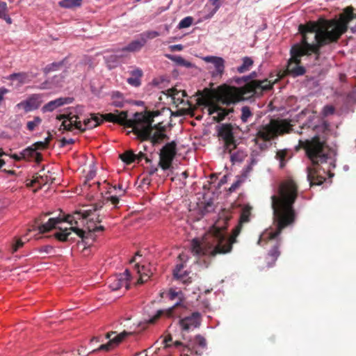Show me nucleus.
I'll list each match as a JSON object with an SVG mask.
<instances>
[{"label":"nucleus","mask_w":356,"mask_h":356,"mask_svg":"<svg viewBox=\"0 0 356 356\" xmlns=\"http://www.w3.org/2000/svg\"><path fill=\"white\" fill-rule=\"evenodd\" d=\"M298 197V186L291 179L282 181L278 188L277 195L271 196V206L274 222L277 225L275 231L266 230L261 234L258 244H269L270 250L266 257L267 266L272 267L280 255V240L277 238L282 230L295 222L296 211L293 204Z\"/></svg>","instance_id":"obj_1"},{"label":"nucleus","mask_w":356,"mask_h":356,"mask_svg":"<svg viewBox=\"0 0 356 356\" xmlns=\"http://www.w3.org/2000/svg\"><path fill=\"white\" fill-rule=\"evenodd\" d=\"M251 209L250 206L243 208L239 222L229 238L227 237L225 231L231 216L225 213L220 215L211 231L206 234L201 241L197 238L193 239L192 252L193 254L197 256L215 257L217 254L230 252L233 243L236 242V237L241 231L243 224L250 221Z\"/></svg>","instance_id":"obj_2"},{"label":"nucleus","mask_w":356,"mask_h":356,"mask_svg":"<svg viewBox=\"0 0 356 356\" xmlns=\"http://www.w3.org/2000/svg\"><path fill=\"white\" fill-rule=\"evenodd\" d=\"M298 31L302 35L300 43L295 44L308 55L314 54L318 58L322 47L337 42L346 33L345 26H339L337 19L323 20L321 24L309 22L300 24Z\"/></svg>","instance_id":"obj_3"},{"label":"nucleus","mask_w":356,"mask_h":356,"mask_svg":"<svg viewBox=\"0 0 356 356\" xmlns=\"http://www.w3.org/2000/svg\"><path fill=\"white\" fill-rule=\"evenodd\" d=\"M299 145L305 150L307 156L314 165L307 168V180L310 186L321 185L325 181V177L320 173L318 166L329 162L332 168L335 167L331 158V149L325 141L321 140L319 136H315L310 140H300Z\"/></svg>","instance_id":"obj_4"},{"label":"nucleus","mask_w":356,"mask_h":356,"mask_svg":"<svg viewBox=\"0 0 356 356\" xmlns=\"http://www.w3.org/2000/svg\"><path fill=\"white\" fill-rule=\"evenodd\" d=\"M256 76L257 73L253 72L249 76L236 78L235 82L237 84H241L242 82H245V84L242 87H227L222 95V102L227 105L234 104L253 96H260L264 91L269 90L273 88V84L268 79L250 81Z\"/></svg>","instance_id":"obj_5"},{"label":"nucleus","mask_w":356,"mask_h":356,"mask_svg":"<svg viewBox=\"0 0 356 356\" xmlns=\"http://www.w3.org/2000/svg\"><path fill=\"white\" fill-rule=\"evenodd\" d=\"M293 131V125L286 119H270L269 122L261 124L257 129L254 141L260 149H267L266 142L277 138L279 136L290 134Z\"/></svg>","instance_id":"obj_6"},{"label":"nucleus","mask_w":356,"mask_h":356,"mask_svg":"<svg viewBox=\"0 0 356 356\" xmlns=\"http://www.w3.org/2000/svg\"><path fill=\"white\" fill-rule=\"evenodd\" d=\"M160 114L159 111L152 112L136 113L133 120L134 122V133L142 141L147 140L153 131L152 123L154 118Z\"/></svg>","instance_id":"obj_7"},{"label":"nucleus","mask_w":356,"mask_h":356,"mask_svg":"<svg viewBox=\"0 0 356 356\" xmlns=\"http://www.w3.org/2000/svg\"><path fill=\"white\" fill-rule=\"evenodd\" d=\"M197 94L199 95L197 100V104L207 107L209 115L216 113V115L213 116V120L217 122L222 121L230 112L233 111L232 109L223 108L215 102L214 93L210 89L204 88L202 91H198Z\"/></svg>","instance_id":"obj_8"},{"label":"nucleus","mask_w":356,"mask_h":356,"mask_svg":"<svg viewBox=\"0 0 356 356\" xmlns=\"http://www.w3.org/2000/svg\"><path fill=\"white\" fill-rule=\"evenodd\" d=\"M88 216H90V212H83V210H81L76 211L72 215H67L65 218H51L48 220L47 222L41 225L38 224L40 220H36V225H35L33 229H28V232H29L32 230L38 229L41 234L46 233L56 228V225L62 222H67L71 225H76L79 220L83 219V217H88Z\"/></svg>","instance_id":"obj_9"},{"label":"nucleus","mask_w":356,"mask_h":356,"mask_svg":"<svg viewBox=\"0 0 356 356\" xmlns=\"http://www.w3.org/2000/svg\"><path fill=\"white\" fill-rule=\"evenodd\" d=\"M291 58L287 62L285 74L293 78L302 76L306 72V69L301 65V58L303 56H309L303 52L298 45H293L290 50Z\"/></svg>","instance_id":"obj_10"},{"label":"nucleus","mask_w":356,"mask_h":356,"mask_svg":"<svg viewBox=\"0 0 356 356\" xmlns=\"http://www.w3.org/2000/svg\"><path fill=\"white\" fill-rule=\"evenodd\" d=\"M186 310V307L184 302H177L168 309L158 310L156 314L147 321V323L154 324L163 316L167 318H179L181 319L184 317V312Z\"/></svg>","instance_id":"obj_11"},{"label":"nucleus","mask_w":356,"mask_h":356,"mask_svg":"<svg viewBox=\"0 0 356 356\" xmlns=\"http://www.w3.org/2000/svg\"><path fill=\"white\" fill-rule=\"evenodd\" d=\"M218 136L222 140L224 152L231 153L236 149V140L234 136L233 127L231 124H222L218 130Z\"/></svg>","instance_id":"obj_12"},{"label":"nucleus","mask_w":356,"mask_h":356,"mask_svg":"<svg viewBox=\"0 0 356 356\" xmlns=\"http://www.w3.org/2000/svg\"><path fill=\"white\" fill-rule=\"evenodd\" d=\"M177 144L175 141L168 143L161 149L159 154V166L164 170L169 169L177 154Z\"/></svg>","instance_id":"obj_13"},{"label":"nucleus","mask_w":356,"mask_h":356,"mask_svg":"<svg viewBox=\"0 0 356 356\" xmlns=\"http://www.w3.org/2000/svg\"><path fill=\"white\" fill-rule=\"evenodd\" d=\"M99 116L101 119H102V122L105 120L124 126L125 127H130L132 128V131L134 132V122L133 118H127V111H116L115 113H109L104 115L99 114Z\"/></svg>","instance_id":"obj_14"},{"label":"nucleus","mask_w":356,"mask_h":356,"mask_svg":"<svg viewBox=\"0 0 356 356\" xmlns=\"http://www.w3.org/2000/svg\"><path fill=\"white\" fill-rule=\"evenodd\" d=\"M202 321L201 314L198 312H193L179 319V325L182 331L188 332L200 327Z\"/></svg>","instance_id":"obj_15"},{"label":"nucleus","mask_w":356,"mask_h":356,"mask_svg":"<svg viewBox=\"0 0 356 356\" xmlns=\"http://www.w3.org/2000/svg\"><path fill=\"white\" fill-rule=\"evenodd\" d=\"M115 334V332H108L106 334V339H110L108 341V342L105 344H102L101 346H99V347L98 348L92 350L91 351V353H95V352H97L99 350L109 351L111 349H113V348H115V346H118L125 337H127V336L131 335L132 332L123 331L122 332L120 333L114 338L111 339V336Z\"/></svg>","instance_id":"obj_16"},{"label":"nucleus","mask_w":356,"mask_h":356,"mask_svg":"<svg viewBox=\"0 0 356 356\" xmlns=\"http://www.w3.org/2000/svg\"><path fill=\"white\" fill-rule=\"evenodd\" d=\"M86 228L88 229V232H86L83 229H79L75 226L71 227V229L72 230V232H75L76 235L79 236L82 239V241L85 242L86 244L88 243V242L87 241L88 240L91 239L92 241H95V232L99 231L103 232L105 229L104 226H93L90 225V223H88V225H86Z\"/></svg>","instance_id":"obj_17"},{"label":"nucleus","mask_w":356,"mask_h":356,"mask_svg":"<svg viewBox=\"0 0 356 356\" xmlns=\"http://www.w3.org/2000/svg\"><path fill=\"white\" fill-rule=\"evenodd\" d=\"M42 95L40 94H33L26 100L22 101L16 105L18 109H23L25 113H29L33 110L38 109L42 101Z\"/></svg>","instance_id":"obj_18"},{"label":"nucleus","mask_w":356,"mask_h":356,"mask_svg":"<svg viewBox=\"0 0 356 356\" xmlns=\"http://www.w3.org/2000/svg\"><path fill=\"white\" fill-rule=\"evenodd\" d=\"M203 60L208 63L213 65L209 69L213 68L211 71V75L213 77H221L225 72V60L218 56H209L203 58Z\"/></svg>","instance_id":"obj_19"},{"label":"nucleus","mask_w":356,"mask_h":356,"mask_svg":"<svg viewBox=\"0 0 356 356\" xmlns=\"http://www.w3.org/2000/svg\"><path fill=\"white\" fill-rule=\"evenodd\" d=\"M57 119L59 120L67 119L62 122L61 126L63 127V129L67 131H72V127H74L76 129H79L81 132L86 131V128H83L82 124L81 121H78L77 115H60L57 116Z\"/></svg>","instance_id":"obj_20"},{"label":"nucleus","mask_w":356,"mask_h":356,"mask_svg":"<svg viewBox=\"0 0 356 356\" xmlns=\"http://www.w3.org/2000/svg\"><path fill=\"white\" fill-rule=\"evenodd\" d=\"M73 100L72 97H60L49 102L42 106L41 110L43 113L52 112L62 106L71 104Z\"/></svg>","instance_id":"obj_21"},{"label":"nucleus","mask_w":356,"mask_h":356,"mask_svg":"<svg viewBox=\"0 0 356 356\" xmlns=\"http://www.w3.org/2000/svg\"><path fill=\"white\" fill-rule=\"evenodd\" d=\"M153 129H156L158 131L154 132L153 134L152 132L150 137L147 139L151 140L153 145L159 144L164 140L168 139V136L164 133L165 131V127L162 126L161 122L154 124Z\"/></svg>","instance_id":"obj_22"},{"label":"nucleus","mask_w":356,"mask_h":356,"mask_svg":"<svg viewBox=\"0 0 356 356\" xmlns=\"http://www.w3.org/2000/svg\"><path fill=\"white\" fill-rule=\"evenodd\" d=\"M102 207V204L99 203L93 206V209L83 210V212H90L88 217H83V220H87V224L90 223V225L97 226V223L102 221V218L99 215L95 213V211L100 209Z\"/></svg>","instance_id":"obj_23"},{"label":"nucleus","mask_w":356,"mask_h":356,"mask_svg":"<svg viewBox=\"0 0 356 356\" xmlns=\"http://www.w3.org/2000/svg\"><path fill=\"white\" fill-rule=\"evenodd\" d=\"M24 157V160L32 161L34 160L36 163H39L42 160V155L35 151L33 145H31L21 152V156Z\"/></svg>","instance_id":"obj_24"},{"label":"nucleus","mask_w":356,"mask_h":356,"mask_svg":"<svg viewBox=\"0 0 356 356\" xmlns=\"http://www.w3.org/2000/svg\"><path fill=\"white\" fill-rule=\"evenodd\" d=\"M355 18H356V13H354L353 8L351 6L346 8L343 14L341 15L339 19H338L340 27L341 28V26H345L346 31L348 30V24Z\"/></svg>","instance_id":"obj_25"},{"label":"nucleus","mask_w":356,"mask_h":356,"mask_svg":"<svg viewBox=\"0 0 356 356\" xmlns=\"http://www.w3.org/2000/svg\"><path fill=\"white\" fill-rule=\"evenodd\" d=\"M292 156L293 153L291 149H283L277 150L275 158L280 162V168L282 169L286 166Z\"/></svg>","instance_id":"obj_26"},{"label":"nucleus","mask_w":356,"mask_h":356,"mask_svg":"<svg viewBox=\"0 0 356 356\" xmlns=\"http://www.w3.org/2000/svg\"><path fill=\"white\" fill-rule=\"evenodd\" d=\"M163 346L155 349L154 353L159 354L162 350H165L171 347H184L183 343L179 341H172V337L170 334L167 335L162 341Z\"/></svg>","instance_id":"obj_27"},{"label":"nucleus","mask_w":356,"mask_h":356,"mask_svg":"<svg viewBox=\"0 0 356 356\" xmlns=\"http://www.w3.org/2000/svg\"><path fill=\"white\" fill-rule=\"evenodd\" d=\"M131 76L127 79V83L134 87H138L141 85V78L143 75V71L139 68H136L130 72Z\"/></svg>","instance_id":"obj_28"},{"label":"nucleus","mask_w":356,"mask_h":356,"mask_svg":"<svg viewBox=\"0 0 356 356\" xmlns=\"http://www.w3.org/2000/svg\"><path fill=\"white\" fill-rule=\"evenodd\" d=\"M102 123V119H101L99 116V114L96 113H90V118H86L83 120V128L86 129H93L99 126Z\"/></svg>","instance_id":"obj_29"},{"label":"nucleus","mask_w":356,"mask_h":356,"mask_svg":"<svg viewBox=\"0 0 356 356\" xmlns=\"http://www.w3.org/2000/svg\"><path fill=\"white\" fill-rule=\"evenodd\" d=\"M124 275H120L111 283L110 287L113 291H117L122 287H124L125 290L129 289V284L127 282V280L123 277Z\"/></svg>","instance_id":"obj_30"},{"label":"nucleus","mask_w":356,"mask_h":356,"mask_svg":"<svg viewBox=\"0 0 356 356\" xmlns=\"http://www.w3.org/2000/svg\"><path fill=\"white\" fill-rule=\"evenodd\" d=\"M135 268L140 275V277L138 280V284H143L147 281L152 274L149 270H147L144 266H140L138 264H136Z\"/></svg>","instance_id":"obj_31"},{"label":"nucleus","mask_w":356,"mask_h":356,"mask_svg":"<svg viewBox=\"0 0 356 356\" xmlns=\"http://www.w3.org/2000/svg\"><path fill=\"white\" fill-rule=\"evenodd\" d=\"M144 45V40H142L140 38L138 40H135L131 42L127 46L122 48V51L129 52L138 51Z\"/></svg>","instance_id":"obj_32"},{"label":"nucleus","mask_w":356,"mask_h":356,"mask_svg":"<svg viewBox=\"0 0 356 356\" xmlns=\"http://www.w3.org/2000/svg\"><path fill=\"white\" fill-rule=\"evenodd\" d=\"M9 79L11 81H17L20 84L27 83L31 81L29 74L26 72L13 73L10 75Z\"/></svg>","instance_id":"obj_33"},{"label":"nucleus","mask_w":356,"mask_h":356,"mask_svg":"<svg viewBox=\"0 0 356 356\" xmlns=\"http://www.w3.org/2000/svg\"><path fill=\"white\" fill-rule=\"evenodd\" d=\"M165 56L169 60L175 62L178 65L184 66L188 68L191 67L193 66V64L191 62L186 60L180 56L165 54Z\"/></svg>","instance_id":"obj_34"},{"label":"nucleus","mask_w":356,"mask_h":356,"mask_svg":"<svg viewBox=\"0 0 356 356\" xmlns=\"http://www.w3.org/2000/svg\"><path fill=\"white\" fill-rule=\"evenodd\" d=\"M60 229V232L54 234V236L56 239L62 242L68 241L72 239V238H70V235L72 234L71 231H72L71 227L65 228V229Z\"/></svg>","instance_id":"obj_35"},{"label":"nucleus","mask_w":356,"mask_h":356,"mask_svg":"<svg viewBox=\"0 0 356 356\" xmlns=\"http://www.w3.org/2000/svg\"><path fill=\"white\" fill-rule=\"evenodd\" d=\"M67 58H64L60 62H54L51 64L47 65L43 70L44 74H47L51 72L59 70L65 65Z\"/></svg>","instance_id":"obj_36"},{"label":"nucleus","mask_w":356,"mask_h":356,"mask_svg":"<svg viewBox=\"0 0 356 356\" xmlns=\"http://www.w3.org/2000/svg\"><path fill=\"white\" fill-rule=\"evenodd\" d=\"M119 157L127 165L136 162V154L132 150L125 151Z\"/></svg>","instance_id":"obj_37"},{"label":"nucleus","mask_w":356,"mask_h":356,"mask_svg":"<svg viewBox=\"0 0 356 356\" xmlns=\"http://www.w3.org/2000/svg\"><path fill=\"white\" fill-rule=\"evenodd\" d=\"M230 154V160L233 163H241L247 156V153L241 149H237L234 153Z\"/></svg>","instance_id":"obj_38"},{"label":"nucleus","mask_w":356,"mask_h":356,"mask_svg":"<svg viewBox=\"0 0 356 356\" xmlns=\"http://www.w3.org/2000/svg\"><path fill=\"white\" fill-rule=\"evenodd\" d=\"M113 105L115 107L122 108L124 104L123 94L119 91L113 92L112 94Z\"/></svg>","instance_id":"obj_39"},{"label":"nucleus","mask_w":356,"mask_h":356,"mask_svg":"<svg viewBox=\"0 0 356 356\" xmlns=\"http://www.w3.org/2000/svg\"><path fill=\"white\" fill-rule=\"evenodd\" d=\"M8 8L6 2L0 1V18L4 19L8 24H12V19L8 15Z\"/></svg>","instance_id":"obj_40"},{"label":"nucleus","mask_w":356,"mask_h":356,"mask_svg":"<svg viewBox=\"0 0 356 356\" xmlns=\"http://www.w3.org/2000/svg\"><path fill=\"white\" fill-rule=\"evenodd\" d=\"M252 65V59L250 57L245 56L243 58L242 65L237 67V72L239 73H244L248 71Z\"/></svg>","instance_id":"obj_41"},{"label":"nucleus","mask_w":356,"mask_h":356,"mask_svg":"<svg viewBox=\"0 0 356 356\" xmlns=\"http://www.w3.org/2000/svg\"><path fill=\"white\" fill-rule=\"evenodd\" d=\"M168 296L170 300H174L175 298H178L179 301L181 303L184 302L185 299L184 294L181 291H177L175 289H170L168 293Z\"/></svg>","instance_id":"obj_42"},{"label":"nucleus","mask_w":356,"mask_h":356,"mask_svg":"<svg viewBox=\"0 0 356 356\" xmlns=\"http://www.w3.org/2000/svg\"><path fill=\"white\" fill-rule=\"evenodd\" d=\"M160 35V33L156 31H147L140 34V38L142 40H144L145 44L147 40L154 39Z\"/></svg>","instance_id":"obj_43"},{"label":"nucleus","mask_w":356,"mask_h":356,"mask_svg":"<svg viewBox=\"0 0 356 356\" xmlns=\"http://www.w3.org/2000/svg\"><path fill=\"white\" fill-rule=\"evenodd\" d=\"M200 354L197 350H194V347L191 348L189 346H184L181 350V356H197Z\"/></svg>","instance_id":"obj_44"},{"label":"nucleus","mask_w":356,"mask_h":356,"mask_svg":"<svg viewBox=\"0 0 356 356\" xmlns=\"http://www.w3.org/2000/svg\"><path fill=\"white\" fill-rule=\"evenodd\" d=\"M59 5L66 8H72L81 6L79 3V0H63L59 2Z\"/></svg>","instance_id":"obj_45"},{"label":"nucleus","mask_w":356,"mask_h":356,"mask_svg":"<svg viewBox=\"0 0 356 356\" xmlns=\"http://www.w3.org/2000/svg\"><path fill=\"white\" fill-rule=\"evenodd\" d=\"M48 183V177L44 175H38L33 177V179L31 181V186H33L35 184H38L40 185V188L42 186H44Z\"/></svg>","instance_id":"obj_46"},{"label":"nucleus","mask_w":356,"mask_h":356,"mask_svg":"<svg viewBox=\"0 0 356 356\" xmlns=\"http://www.w3.org/2000/svg\"><path fill=\"white\" fill-rule=\"evenodd\" d=\"M252 115V113L249 106H245L241 108V119L243 122H247L248 119Z\"/></svg>","instance_id":"obj_47"},{"label":"nucleus","mask_w":356,"mask_h":356,"mask_svg":"<svg viewBox=\"0 0 356 356\" xmlns=\"http://www.w3.org/2000/svg\"><path fill=\"white\" fill-rule=\"evenodd\" d=\"M174 278L177 280H179L184 284H188L192 282L191 277L188 276V273L187 271L181 273L177 276L174 277Z\"/></svg>","instance_id":"obj_48"},{"label":"nucleus","mask_w":356,"mask_h":356,"mask_svg":"<svg viewBox=\"0 0 356 356\" xmlns=\"http://www.w3.org/2000/svg\"><path fill=\"white\" fill-rule=\"evenodd\" d=\"M41 122L42 119L38 116H35L33 121H29L26 123V127L29 131H32L41 123Z\"/></svg>","instance_id":"obj_49"},{"label":"nucleus","mask_w":356,"mask_h":356,"mask_svg":"<svg viewBox=\"0 0 356 356\" xmlns=\"http://www.w3.org/2000/svg\"><path fill=\"white\" fill-rule=\"evenodd\" d=\"M193 19L192 17H186L181 19L178 24L179 29H184L189 27L193 23Z\"/></svg>","instance_id":"obj_50"},{"label":"nucleus","mask_w":356,"mask_h":356,"mask_svg":"<svg viewBox=\"0 0 356 356\" xmlns=\"http://www.w3.org/2000/svg\"><path fill=\"white\" fill-rule=\"evenodd\" d=\"M244 181L245 179L242 177H238L237 180L229 188L228 191L229 193L235 192L241 186Z\"/></svg>","instance_id":"obj_51"},{"label":"nucleus","mask_w":356,"mask_h":356,"mask_svg":"<svg viewBox=\"0 0 356 356\" xmlns=\"http://www.w3.org/2000/svg\"><path fill=\"white\" fill-rule=\"evenodd\" d=\"M194 344L204 348L207 346L206 339L201 335H197L194 339Z\"/></svg>","instance_id":"obj_52"},{"label":"nucleus","mask_w":356,"mask_h":356,"mask_svg":"<svg viewBox=\"0 0 356 356\" xmlns=\"http://www.w3.org/2000/svg\"><path fill=\"white\" fill-rule=\"evenodd\" d=\"M334 107L331 105H326L323 107V114L324 116L332 115L334 113Z\"/></svg>","instance_id":"obj_53"},{"label":"nucleus","mask_w":356,"mask_h":356,"mask_svg":"<svg viewBox=\"0 0 356 356\" xmlns=\"http://www.w3.org/2000/svg\"><path fill=\"white\" fill-rule=\"evenodd\" d=\"M32 145L35 148V151L38 149H45L49 147V145L47 144V142L44 141L36 142Z\"/></svg>","instance_id":"obj_54"},{"label":"nucleus","mask_w":356,"mask_h":356,"mask_svg":"<svg viewBox=\"0 0 356 356\" xmlns=\"http://www.w3.org/2000/svg\"><path fill=\"white\" fill-rule=\"evenodd\" d=\"M24 245V242L21 239H17L16 242L13 244H12L11 246V251L13 253L17 251V250L20 248H22Z\"/></svg>","instance_id":"obj_55"},{"label":"nucleus","mask_w":356,"mask_h":356,"mask_svg":"<svg viewBox=\"0 0 356 356\" xmlns=\"http://www.w3.org/2000/svg\"><path fill=\"white\" fill-rule=\"evenodd\" d=\"M143 159H145L146 163L150 162V159H149L142 152H140L139 154H136V162L138 163H140Z\"/></svg>","instance_id":"obj_56"},{"label":"nucleus","mask_w":356,"mask_h":356,"mask_svg":"<svg viewBox=\"0 0 356 356\" xmlns=\"http://www.w3.org/2000/svg\"><path fill=\"white\" fill-rule=\"evenodd\" d=\"M184 267V266L183 264H177L175 269L173 270V276L174 277L177 276L181 273H183L182 270H183Z\"/></svg>","instance_id":"obj_57"},{"label":"nucleus","mask_w":356,"mask_h":356,"mask_svg":"<svg viewBox=\"0 0 356 356\" xmlns=\"http://www.w3.org/2000/svg\"><path fill=\"white\" fill-rule=\"evenodd\" d=\"M74 140L72 138L66 139L65 138H63L60 140V147H64L67 145H71L74 143Z\"/></svg>","instance_id":"obj_58"},{"label":"nucleus","mask_w":356,"mask_h":356,"mask_svg":"<svg viewBox=\"0 0 356 356\" xmlns=\"http://www.w3.org/2000/svg\"><path fill=\"white\" fill-rule=\"evenodd\" d=\"M106 200V201H110L115 207L117 206V204L119 203V201H120L119 197L117 195H112V196L108 197Z\"/></svg>","instance_id":"obj_59"},{"label":"nucleus","mask_w":356,"mask_h":356,"mask_svg":"<svg viewBox=\"0 0 356 356\" xmlns=\"http://www.w3.org/2000/svg\"><path fill=\"white\" fill-rule=\"evenodd\" d=\"M169 49H170L171 51H181L183 50L184 49V47L182 44H174V45H170L169 47Z\"/></svg>","instance_id":"obj_60"},{"label":"nucleus","mask_w":356,"mask_h":356,"mask_svg":"<svg viewBox=\"0 0 356 356\" xmlns=\"http://www.w3.org/2000/svg\"><path fill=\"white\" fill-rule=\"evenodd\" d=\"M54 248L51 245H45L40 248V252H44L47 254L52 252Z\"/></svg>","instance_id":"obj_61"},{"label":"nucleus","mask_w":356,"mask_h":356,"mask_svg":"<svg viewBox=\"0 0 356 356\" xmlns=\"http://www.w3.org/2000/svg\"><path fill=\"white\" fill-rule=\"evenodd\" d=\"M252 170V165H249L247 166V168H245V170H244V172H243L242 174V177L244 178V179L246 178L248 174Z\"/></svg>","instance_id":"obj_62"},{"label":"nucleus","mask_w":356,"mask_h":356,"mask_svg":"<svg viewBox=\"0 0 356 356\" xmlns=\"http://www.w3.org/2000/svg\"><path fill=\"white\" fill-rule=\"evenodd\" d=\"M212 5L215 6V12L217 11L220 7V4L219 3L220 0H209Z\"/></svg>","instance_id":"obj_63"},{"label":"nucleus","mask_w":356,"mask_h":356,"mask_svg":"<svg viewBox=\"0 0 356 356\" xmlns=\"http://www.w3.org/2000/svg\"><path fill=\"white\" fill-rule=\"evenodd\" d=\"M20 156H21V152H19V154H14L11 156V157L13 158L16 161H20L22 159H24V157Z\"/></svg>","instance_id":"obj_64"}]
</instances>
